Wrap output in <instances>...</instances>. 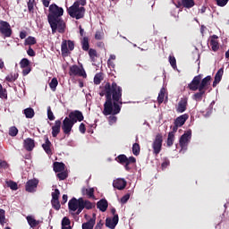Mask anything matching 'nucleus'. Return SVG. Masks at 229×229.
<instances>
[{
    "label": "nucleus",
    "mask_w": 229,
    "mask_h": 229,
    "mask_svg": "<svg viewBox=\"0 0 229 229\" xmlns=\"http://www.w3.org/2000/svg\"><path fill=\"white\" fill-rule=\"evenodd\" d=\"M99 96L103 98L106 96V102L104 103V109L102 114L104 115H110L108 117L109 124L117 123V114H121L123 108V88L117 85V82H106L103 89L99 92Z\"/></svg>",
    "instance_id": "1"
},
{
    "label": "nucleus",
    "mask_w": 229,
    "mask_h": 229,
    "mask_svg": "<svg viewBox=\"0 0 229 229\" xmlns=\"http://www.w3.org/2000/svg\"><path fill=\"white\" fill-rule=\"evenodd\" d=\"M64 15V8L59 7L55 4H52L49 6V13L47 15L48 24L52 30V33H65V21L62 20Z\"/></svg>",
    "instance_id": "2"
},
{
    "label": "nucleus",
    "mask_w": 229,
    "mask_h": 229,
    "mask_svg": "<svg viewBox=\"0 0 229 229\" xmlns=\"http://www.w3.org/2000/svg\"><path fill=\"white\" fill-rule=\"evenodd\" d=\"M94 204L90 202V200L84 199L83 198H72L68 202V208L71 212H76V216H80L83 209L86 208L87 210H92Z\"/></svg>",
    "instance_id": "3"
},
{
    "label": "nucleus",
    "mask_w": 229,
    "mask_h": 229,
    "mask_svg": "<svg viewBox=\"0 0 229 229\" xmlns=\"http://www.w3.org/2000/svg\"><path fill=\"white\" fill-rule=\"evenodd\" d=\"M202 78H203V75L201 74L195 76L191 81V83L188 84V89H190L193 92H196L198 89L207 91V87L209 86L210 81H212V76L208 75L204 79Z\"/></svg>",
    "instance_id": "4"
},
{
    "label": "nucleus",
    "mask_w": 229,
    "mask_h": 229,
    "mask_svg": "<svg viewBox=\"0 0 229 229\" xmlns=\"http://www.w3.org/2000/svg\"><path fill=\"white\" fill-rule=\"evenodd\" d=\"M67 13L72 19L80 21L85 17V7L78 5V3H73L72 6L67 9Z\"/></svg>",
    "instance_id": "5"
},
{
    "label": "nucleus",
    "mask_w": 229,
    "mask_h": 229,
    "mask_svg": "<svg viewBox=\"0 0 229 229\" xmlns=\"http://www.w3.org/2000/svg\"><path fill=\"white\" fill-rule=\"evenodd\" d=\"M164 142V136L161 133L156 135L155 140L152 143L153 155L158 157L160 151H162V144Z\"/></svg>",
    "instance_id": "6"
},
{
    "label": "nucleus",
    "mask_w": 229,
    "mask_h": 229,
    "mask_svg": "<svg viewBox=\"0 0 229 229\" xmlns=\"http://www.w3.org/2000/svg\"><path fill=\"white\" fill-rule=\"evenodd\" d=\"M71 51H74V41L72 40H63L61 44V52L63 56L71 55Z\"/></svg>",
    "instance_id": "7"
},
{
    "label": "nucleus",
    "mask_w": 229,
    "mask_h": 229,
    "mask_svg": "<svg viewBox=\"0 0 229 229\" xmlns=\"http://www.w3.org/2000/svg\"><path fill=\"white\" fill-rule=\"evenodd\" d=\"M69 75L80 76L81 78H87V72H85L83 65L78 66L76 64H73L70 66Z\"/></svg>",
    "instance_id": "8"
},
{
    "label": "nucleus",
    "mask_w": 229,
    "mask_h": 229,
    "mask_svg": "<svg viewBox=\"0 0 229 229\" xmlns=\"http://www.w3.org/2000/svg\"><path fill=\"white\" fill-rule=\"evenodd\" d=\"M74 124L75 123L68 116H66L64 119L62 124V130L64 134L69 137V135H71V131H72V127L74 126Z\"/></svg>",
    "instance_id": "9"
},
{
    "label": "nucleus",
    "mask_w": 229,
    "mask_h": 229,
    "mask_svg": "<svg viewBox=\"0 0 229 229\" xmlns=\"http://www.w3.org/2000/svg\"><path fill=\"white\" fill-rule=\"evenodd\" d=\"M0 33L6 38L12 37V26H10L8 21H0Z\"/></svg>",
    "instance_id": "10"
},
{
    "label": "nucleus",
    "mask_w": 229,
    "mask_h": 229,
    "mask_svg": "<svg viewBox=\"0 0 229 229\" xmlns=\"http://www.w3.org/2000/svg\"><path fill=\"white\" fill-rule=\"evenodd\" d=\"M191 137H192L191 131H188L181 136V138L179 140V144H180V147L182 148V149H185V148H187V146H189V142H191Z\"/></svg>",
    "instance_id": "11"
},
{
    "label": "nucleus",
    "mask_w": 229,
    "mask_h": 229,
    "mask_svg": "<svg viewBox=\"0 0 229 229\" xmlns=\"http://www.w3.org/2000/svg\"><path fill=\"white\" fill-rule=\"evenodd\" d=\"M39 181L37 178L29 180L25 184L26 192H37V187H38Z\"/></svg>",
    "instance_id": "12"
},
{
    "label": "nucleus",
    "mask_w": 229,
    "mask_h": 229,
    "mask_svg": "<svg viewBox=\"0 0 229 229\" xmlns=\"http://www.w3.org/2000/svg\"><path fill=\"white\" fill-rule=\"evenodd\" d=\"M68 117L72 121V123L74 124H76V123H81V121H83L85 119V117L83 116V113H81V111L80 110H74L69 113Z\"/></svg>",
    "instance_id": "13"
},
{
    "label": "nucleus",
    "mask_w": 229,
    "mask_h": 229,
    "mask_svg": "<svg viewBox=\"0 0 229 229\" xmlns=\"http://www.w3.org/2000/svg\"><path fill=\"white\" fill-rule=\"evenodd\" d=\"M187 105H188V98H181L176 107L177 114H183V112L187 110Z\"/></svg>",
    "instance_id": "14"
},
{
    "label": "nucleus",
    "mask_w": 229,
    "mask_h": 229,
    "mask_svg": "<svg viewBox=\"0 0 229 229\" xmlns=\"http://www.w3.org/2000/svg\"><path fill=\"white\" fill-rule=\"evenodd\" d=\"M119 223V215H114L113 218H106V226L110 229H115L117 224Z\"/></svg>",
    "instance_id": "15"
},
{
    "label": "nucleus",
    "mask_w": 229,
    "mask_h": 229,
    "mask_svg": "<svg viewBox=\"0 0 229 229\" xmlns=\"http://www.w3.org/2000/svg\"><path fill=\"white\" fill-rule=\"evenodd\" d=\"M196 4L194 0H181L177 3V8H187L188 10H191Z\"/></svg>",
    "instance_id": "16"
},
{
    "label": "nucleus",
    "mask_w": 229,
    "mask_h": 229,
    "mask_svg": "<svg viewBox=\"0 0 229 229\" xmlns=\"http://www.w3.org/2000/svg\"><path fill=\"white\" fill-rule=\"evenodd\" d=\"M52 147L53 143H51L47 136H45V143L42 144V148L47 155H53V149H51Z\"/></svg>",
    "instance_id": "17"
},
{
    "label": "nucleus",
    "mask_w": 229,
    "mask_h": 229,
    "mask_svg": "<svg viewBox=\"0 0 229 229\" xmlns=\"http://www.w3.org/2000/svg\"><path fill=\"white\" fill-rule=\"evenodd\" d=\"M23 148L26 151H33L35 148V140L31 138H27L23 141Z\"/></svg>",
    "instance_id": "18"
},
{
    "label": "nucleus",
    "mask_w": 229,
    "mask_h": 229,
    "mask_svg": "<svg viewBox=\"0 0 229 229\" xmlns=\"http://www.w3.org/2000/svg\"><path fill=\"white\" fill-rule=\"evenodd\" d=\"M62 128V121L55 120V125L52 126V137L56 138L60 134V130Z\"/></svg>",
    "instance_id": "19"
},
{
    "label": "nucleus",
    "mask_w": 229,
    "mask_h": 229,
    "mask_svg": "<svg viewBox=\"0 0 229 229\" xmlns=\"http://www.w3.org/2000/svg\"><path fill=\"white\" fill-rule=\"evenodd\" d=\"M126 180L124 179H117L116 181H114L113 186L114 189H117L118 191H123V189H126Z\"/></svg>",
    "instance_id": "20"
},
{
    "label": "nucleus",
    "mask_w": 229,
    "mask_h": 229,
    "mask_svg": "<svg viewBox=\"0 0 229 229\" xmlns=\"http://www.w3.org/2000/svg\"><path fill=\"white\" fill-rule=\"evenodd\" d=\"M225 73V68H220L216 75H215V80L213 81V87L216 88L217 87L218 83L221 82V80H223V74Z\"/></svg>",
    "instance_id": "21"
},
{
    "label": "nucleus",
    "mask_w": 229,
    "mask_h": 229,
    "mask_svg": "<svg viewBox=\"0 0 229 229\" xmlns=\"http://www.w3.org/2000/svg\"><path fill=\"white\" fill-rule=\"evenodd\" d=\"M93 216L86 223L82 224V229H94L96 225V213H93Z\"/></svg>",
    "instance_id": "22"
},
{
    "label": "nucleus",
    "mask_w": 229,
    "mask_h": 229,
    "mask_svg": "<svg viewBox=\"0 0 229 229\" xmlns=\"http://www.w3.org/2000/svg\"><path fill=\"white\" fill-rule=\"evenodd\" d=\"M97 208H98L100 212H106L108 208V200L106 199H101L98 202H97Z\"/></svg>",
    "instance_id": "23"
},
{
    "label": "nucleus",
    "mask_w": 229,
    "mask_h": 229,
    "mask_svg": "<svg viewBox=\"0 0 229 229\" xmlns=\"http://www.w3.org/2000/svg\"><path fill=\"white\" fill-rule=\"evenodd\" d=\"M189 119V115L187 114H182L174 120V124L179 125L181 128L185 124Z\"/></svg>",
    "instance_id": "24"
},
{
    "label": "nucleus",
    "mask_w": 229,
    "mask_h": 229,
    "mask_svg": "<svg viewBox=\"0 0 229 229\" xmlns=\"http://www.w3.org/2000/svg\"><path fill=\"white\" fill-rule=\"evenodd\" d=\"M26 219L30 228H37L40 225V220L35 219L32 216H28Z\"/></svg>",
    "instance_id": "25"
},
{
    "label": "nucleus",
    "mask_w": 229,
    "mask_h": 229,
    "mask_svg": "<svg viewBox=\"0 0 229 229\" xmlns=\"http://www.w3.org/2000/svg\"><path fill=\"white\" fill-rule=\"evenodd\" d=\"M82 196H88V198L90 199H96V196H94V188H82L81 190Z\"/></svg>",
    "instance_id": "26"
},
{
    "label": "nucleus",
    "mask_w": 229,
    "mask_h": 229,
    "mask_svg": "<svg viewBox=\"0 0 229 229\" xmlns=\"http://www.w3.org/2000/svg\"><path fill=\"white\" fill-rule=\"evenodd\" d=\"M199 92L195 93L192 96V99H194V101H201L203 99V96H205V89H198Z\"/></svg>",
    "instance_id": "27"
},
{
    "label": "nucleus",
    "mask_w": 229,
    "mask_h": 229,
    "mask_svg": "<svg viewBox=\"0 0 229 229\" xmlns=\"http://www.w3.org/2000/svg\"><path fill=\"white\" fill-rule=\"evenodd\" d=\"M54 171L55 173H62V171H65V164L60 163V162H55Z\"/></svg>",
    "instance_id": "28"
},
{
    "label": "nucleus",
    "mask_w": 229,
    "mask_h": 229,
    "mask_svg": "<svg viewBox=\"0 0 229 229\" xmlns=\"http://www.w3.org/2000/svg\"><path fill=\"white\" fill-rule=\"evenodd\" d=\"M23 114L27 119H33L35 117V110L31 107L24 109Z\"/></svg>",
    "instance_id": "29"
},
{
    "label": "nucleus",
    "mask_w": 229,
    "mask_h": 229,
    "mask_svg": "<svg viewBox=\"0 0 229 229\" xmlns=\"http://www.w3.org/2000/svg\"><path fill=\"white\" fill-rule=\"evenodd\" d=\"M81 44L83 51H89L90 49V45L89 44V38L84 37Z\"/></svg>",
    "instance_id": "30"
},
{
    "label": "nucleus",
    "mask_w": 229,
    "mask_h": 229,
    "mask_svg": "<svg viewBox=\"0 0 229 229\" xmlns=\"http://www.w3.org/2000/svg\"><path fill=\"white\" fill-rule=\"evenodd\" d=\"M62 229H72L71 227V220L69 217L64 216L62 220Z\"/></svg>",
    "instance_id": "31"
},
{
    "label": "nucleus",
    "mask_w": 229,
    "mask_h": 229,
    "mask_svg": "<svg viewBox=\"0 0 229 229\" xmlns=\"http://www.w3.org/2000/svg\"><path fill=\"white\" fill-rule=\"evenodd\" d=\"M115 160H116V162H118V164L124 165V164H126V162H128V157H126V155H124V154H121L115 157Z\"/></svg>",
    "instance_id": "32"
},
{
    "label": "nucleus",
    "mask_w": 229,
    "mask_h": 229,
    "mask_svg": "<svg viewBox=\"0 0 229 229\" xmlns=\"http://www.w3.org/2000/svg\"><path fill=\"white\" fill-rule=\"evenodd\" d=\"M17 78H19V73L11 72L5 77V81L9 83H13V81H15Z\"/></svg>",
    "instance_id": "33"
},
{
    "label": "nucleus",
    "mask_w": 229,
    "mask_h": 229,
    "mask_svg": "<svg viewBox=\"0 0 229 229\" xmlns=\"http://www.w3.org/2000/svg\"><path fill=\"white\" fill-rule=\"evenodd\" d=\"M5 184L7 187L10 188L11 191H17L19 189V185L17 184V182L10 180V181H6Z\"/></svg>",
    "instance_id": "34"
},
{
    "label": "nucleus",
    "mask_w": 229,
    "mask_h": 229,
    "mask_svg": "<svg viewBox=\"0 0 229 229\" xmlns=\"http://www.w3.org/2000/svg\"><path fill=\"white\" fill-rule=\"evenodd\" d=\"M0 99H4L5 101L8 99V90L3 88L2 84H0Z\"/></svg>",
    "instance_id": "35"
},
{
    "label": "nucleus",
    "mask_w": 229,
    "mask_h": 229,
    "mask_svg": "<svg viewBox=\"0 0 229 229\" xmlns=\"http://www.w3.org/2000/svg\"><path fill=\"white\" fill-rule=\"evenodd\" d=\"M25 46H35V44H37V38H35V37L32 36H29L26 39H25Z\"/></svg>",
    "instance_id": "36"
},
{
    "label": "nucleus",
    "mask_w": 229,
    "mask_h": 229,
    "mask_svg": "<svg viewBox=\"0 0 229 229\" xmlns=\"http://www.w3.org/2000/svg\"><path fill=\"white\" fill-rule=\"evenodd\" d=\"M164 98H165V89L162 88L157 97V101L159 105H161V103H164Z\"/></svg>",
    "instance_id": "37"
},
{
    "label": "nucleus",
    "mask_w": 229,
    "mask_h": 229,
    "mask_svg": "<svg viewBox=\"0 0 229 229\" xmlns=\"http://www.w3.org/2000/svg\"><path fill=\"white\" fill-rule=\"evenodd\" d=\"M173 144H174V134H173V132H169L167 141H166V146L168 148H171Z\"/></svg>",
    "instance_id": "38"
},
{
    "label": "nucleus",
    "mask_w": 229,
    "mask_h": 229,
    "mask_svg": "<svg viewBox=\"0 0 229 229\" xmlns=\"http://www.w3.org/2000/svg\"><path fill=\"white\" fill-rule=\"evenodd\" d=\"M49 87L53 92L56 90V87H58V79L53 78L49 83Z\"/></svg>",
    "instance_id": "39"
},
{
    "label": "nucleus",
    "mask_w": 229,
    "mask_h": 229,
    "mask_svg": "<svg viewBox=\"0 0 229 229\" xmlns=\"http://www.w3.org/2000/svg\"><path fill=\"white\" fill-rule=\"evenodd\" d=\"M132 153L135 157H139V155H140V145L139 143H134L132 145Z\"/></svg>",
    "instance_id": "40"
},
{
    "label": "nucleus",
    "mask_w": 229,
    "mask_h": 229,
    "mask_svg": "<svg viewBox=\"0 0 229 229\" xmlns=\"http://www.w3.org/2000/svg\"><path fill=\"white\" fill-rule=\"evenodd\" d=\"M210 46H211V49L212 51H217L219 49V42H217V40L212 38L210 40Z\"/></svg>",
    "instance_id": "41"
},
{
    "label": "nucleus",
    "mask_w": 229,
    "mask_h": 229,
    "mask_svg": "<svg viewBox=\"0 0 229 229\" xmlns=\"http://www.w3.org/2000/svg\"><path fill=\"white\" fill-rule=\"evenodd\" d=\"M27 4L30 13H35V0H29Z\"/></svg>",
    "instance_id": "42"
},
{
    "label": "nucleus",
    "mask_w": 229,
    "mask_h": 229,
    "mask_svg": "<svg viewBox=\"0 0 229 229\" xmlns=\"http://www.w3.org/2000/svg\"><path fill=\"white\" fill-rule=\"evenodd\" d=\"M57 178H59L60 181H64V180H67L69 174H67V172H65L64 170L62 172H59L56 174Z\"/></svg>",
    "instance_id": "43"
},
{
    "label": "nucleus",
    "mask_w": 229,
    "mask_h": 229,
    "mask_svg": "<svg viewBox=\"0 0 229 229\" xmlns=\"http://www.w3.org/2000/svg\"><path fill=\"white\" fill-rule=\"evenodd\" d=\"M101 81H103V76L100 73H97L94 77V84L100 85Z\"/></svg>",
    "instance_id": "44"
},
{
    "label": "nucleus",
    "mask_w": 229,
    "mask_h": 229,
    "mask_svg": "<svg viewBox=\"0 0 229 229\" xmlns=\"http://www.w3.org/2000/svg\"><path fill=\"white\" fill-rule=\"evenodd\" d=\"M17 133H19V129H17V127L13 126L9 129V135L11 137H17Z\"/></svg>",
    "instance_id": "45"
},
{
    "label": "nucleus",
    "mask_w": 229,
    "mask_h": 229,
    "mask_svg": "<svg viewBox=\"0 0 229 229\" xmlns=\"http://www.w3.org/2000/svg\"><path fill=\"white\" fill-rule=\"evenodd\" d=\"M89 55L91 60H94V58H98V51L94 48H89Z\"/></svg>",
    "instance_id": "46"
},
{
    "label": "nucleus",
    "mask_w": 229,
    "mask_h": 229,
    "mask_svg": "<svg viewBox=\"0 0 229 229\" xmlns=\"http://www.w3.org/2000/svg\"><path fill=\"white\" fill-rule=\"evenodd\" d=\"M60 199V190L55 189L54 192H52V200H59Z\"/></svg>",
    "instance_id": "47"
},
{
    "label": "nucleus",
    "mask_w": 229,
    "mask_h": 229,
    "mask_svg": "<svg viewBox=\"0 0 229 229\" xmlns=\"http://www.w3.org/2000/svg\"><path fill=\"white\" fill-rule=\"evenodd\" d=\"M20 65L21 69L24 67H30V60H28V58L21 59V61L20 62Z\"/></svg>",
    "instance_id": "48"
},
{
    "label": "nucleus",
    "mask_w": 229,
    "mask_h": 229,
    "mask_svg": "<svg viewBox=\"0 0 229 229\" xmlns=\"http://www.w3.org/2000/svg\"><path fill=\"white\" fill-rule=\"evenodd\" d=\"M5 214L6 211H4V209L0 208V225H3V223H4V220L6 219Z\"/></svg>",
    "instance_id": "49"
},
{
    "label": "nucleus",
    "mask_w": 229,
    "mask_h": 229,
    "mask_svg": "<svg viewBox=\"0 0 229 229\" xmlns=\"http://www.w3.org/2000/svg\"><path fill=\"white\" fill-rule=\"evenodd\" d=\"M169 64L173 69H176V58L174 56L169 55Z\"/></svg>",
    "instance_id": "50"
},
{
    "label": "nucleus",
    "mask_w": 229,
    "mask_h": 229,
    "mask_svg": "<svg viewBox=\"0 0 229 229\" xmlns=\"http://www.w3.org/2000/svg\"><path fill=\"white\" fill-rule=\"evenodd\" d=\"M51 205L55 210H58L61 208L60 200H51Z\"/></svg>",
    "instance_id": "51"
},
{
    "label": "nucleus",
    "mask_w": 229,
    "mask_h": 229,
    "mask_svg": "<svg viewBox=\"0 0 229 229\" xmlns=\"http://www.w3.org/2000/svg\"><path fill=\"white\" fill-rule=\"evenodd\" d=\"M216 3L217 6H220V8H223L228 4V0H216Z\"/></svg>",
    "instance_id": "52"
},
{
    "label": "nucleus",
    "mask_w": 229,
    "mask_h": 229,
    "mask_svg": "<svg viewBox=\"0 0 229 229\" xmlns=\"http://www.w3.org/2000/svg\"><path fill=\"white\" fill-rule=\"evenodd\" d=\"M47 117L49 121H55V114H53V111H51V106L47 107Z\"/></svg>",
    "instance_id": "53"
},
{
    "label": "nucleus",
    "mask_w": 229,
    "mask_h": 229,
    "mask_svg": "<svg viewBox=\"0 0 229 229\" xmlns=\"http://www.w3.org/2000/svg\"><path fill=\"white\" fill-rule=\"evenodd\" d=\"M129 199H130V193H127L121 198L120 201H121L122 205H124V204L128 203Z\"/></svg>",
    "instance_id": "54"
},
{
    "label": "nucleus",
    "mask_w": 229,
    "mask_h": 229,
    "mask_svg": "<svg viewBox=\"0 0 229 229\" xmlns=\"http://www.w3.org/2000/svg\"><path fill=\"white\" fill-rule=\"evenodd\" d=\"M30 72H31V67H30V66L23 67L22 74L24 76H28V74H30Z\"/></svg>",
    "instance_id": "55"
},
{
    "label": "nucleus",
    "mask_w": 229,
    "mask_h": 229,
    "mask_svg": "<svg viewBox=\"0 0 229 229\" xmlns=\"http://www.w3.org/2000/svg\"><path fill=\"white\" fill-rule=\"evenodd\" d=\"M27 55L29 56H36L37 53H35V50H33V48L30 47L29 49L27 50Z\"/></svg>",
    "instance_id": "56"
},
{
    "label": "nucleus",
    "mask_w": 229,
    "mask_h": 229,
    "mask_svg": "<svg viewBox=\"0 0 229 229\" xmlns=\"http://www.w3.org/2000/svg\"><path fill=\"white\" fill-rule=\"evenodd\" d=\"M79 131L81 133H85L87 131V127H85V123H81L79 126Z\"/></svg>",
    "instance_id": "57"
},
{
    "label": "nucleus",
    "mask_w": 229,
    "mask_h": 229,
    "mask_svg": "<svg viewBox=\"0 0 229 229\" xmlns=\"http://www.w3.org/2000/svg\"><path fill=\"white\" fill-rule=\"evenodd\" d=\"M171 164V162L168 160V159H166V160H165L162 164H161V167H162V169L164 170V169H167V167H168V165Z\"/></svg>",
    "instance_id": "58"
},
{
    "label": "nucleus",
    "mask_w": 229,
    "mask_h": 229,
    "mask_svg": "<svg viewBox=\"0 0 229 229\" xmlns=\"http://www.w3.org/2000/svg\"><path fill=\"white\" fill-rule=\"evenodd\" d=\"M107 66L109 69H115V64L111 59L107 60Z\"/></svg>",
    "instance_id": "59"
},
{
    "label": "nucleus",
    "mask_w": 229,
    "mask_h": 229,
    "mask_svg": "<svg viewBox=\"0 0 229 229\" xmlns=\"http://www.w3.org/2000/svg\"><path fill=\"white\" fill-rule=\"evenodd\" d=\"M0 167L2 169H8V163H6V161H3L2 159H0Z\"/></svg>",
    "instance_id": "60"
},
{
    "label": "nucleus",
    "mask_w": 229,
    "mask_h": 229,
    "mask_svg": "<svg viewBox=\"0 0 229 229\" xmlns=\"http://www.w3.org/2000/svg\"><path fill=\"white\" fill-rule=\"evenodd\" d=\"M137 162V159L134 157H127V164H135Z\"/></svg>",
    "instance_id": "61"
},
{
    "label": "nucleus",
    "mask_w": 229,
    "mask_h": 229,
    "mask_svg": "<svg viewBox=\"0 0 229 229\" xmlns=\"http://www.w3.org/2000/svg\"><path fill=\"white\" fill-rule=\"evenodd\" d=\"M74 3H77L78 6H80V4H81V6L83 7V6H85V4H87V0H77Z\"/></svg>",
    "instance_id": "62"
},
{
    "label": "nucleus",
    "mask_w": 229,
    "mask_h": 229,
    "mask_svg": "<svg viewBox=\"0 0 229 229\" xmlns=\"http://www.w3.org/2000/svg\"><path fill=\"white\" fill-rule=\"evenodd\" d=\"M41 3L43 4V6H45V8H49L51 0H41Z\"/></svg>",
    "instance_id": "63"
},
{
    "label": "nucleus",
    "mask_w": 229,
    "mask_h": 229,
    "mask_svg": "<svg viewBox=\"0 0 229 229\" xmlns=\"http://www.w3.org/2000/svg\"><path fill=\"white\" fill-rule=\"evenodd\" d=\"M96 40H101L103 38V36L101 35V32L97 31L95 34Z\"/></svg>",
    "instance_id": "64"
}]
</instances>
